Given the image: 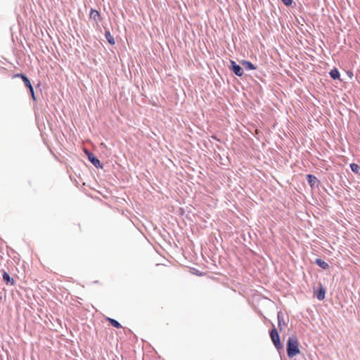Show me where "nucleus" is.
<instances>
[{
	"mask_svg": "<svg viewBox=\"0 0 360 360\" xmlns=\"http://www.w3.org/2000/svg\"><path fill=\"white\" fill-rule=\"evenodd\" d=\"M300 353L299 342L294 335L290 336L287 341V354L289 358H292Z\"/></svg>",
	"mask_w": 360,
	"mask_h": 360,
	"instance_id": "f257e3e1",
	"label": "nucleus"
},
{
	"mask_svg": "<svg viewBox=\"0 0 360 360\" xmlns=\"http://www.w3.org/2000/svg\"><path fill=\"white\" fill-rule=\"evenodd\" d=\"M270 338L274 345L277 349H281L283 348V345L280 341L278 333L274 326L273 329H271V330L270 331Z\"/></svg>",
	"mask_w": 360,
	"mask_h": 360,
	"instance_id": "f03ea898",
	"label": "nucleus"
},
{
	"mask_svg": "<svg viewBox=\"0 0 360 360\" xmlns=\"http://www.w3.org/2000/svg\"><path fill=\"white\" fill-rule=\"evenodd\" d=\"M86 153L88 156L89 160L95 167L102 168L100 160L92 153L86 151Z\"/></svg>",
	"mask_w": 360,
	"mask_h": 360,
	"instance_id": "7ed1b4c3",
	"label": "nucleus"
},
{
	"mask_svg": "<svg viewBox=\"0 0 360 360\" xmlns=\"http://www.w3.org/2000/svg\"><path fill=\"white\" fill-rule=\"evenodd\" d=\"M277 319H278V328L280 331H282L283 328L286 326L287 323L285 321L284 314L281 311H279L277 313Z\"/></svg>",
	"mask_w": 360,
	"mask_h": 360,
	"instance_id": "20e7f679",
	"label": "nucleus"
},
{
	"mask_svg": "<svg viewBox=\"0 0 360 360\" xmlns=\"http://www.w3.org/2000/svg\"><path fill=\"white\" fill-rule=\"evenodd\" d=\"M231 69L238 77H241L243 75V68L233 60H231Z\"/></svg>",
	"mask_w": 360,
	"mask_h": 360,
	"instance_id": "39448f33",
	"label": "nucleus"
},
{
	"mask_svg": "<svg viewBox=\"0 0 360 360\" xmlns=\"http://www.w3.org/2000/svg\"><path fill=\"white\" fill-rule=\"evenodd\" d=\"M90 18L95 21L96 23L101 22L102 20L99 12L94 8H91L90 11Z\"/></svg>",
	"mask_w": 360,
	"mask_h": 360,
	"instance_id": "423d86ee",
	"label": "nucleus"
},
{
	"mask_svg": "<svg viewBox=\"0 0 360 360\" xmlns=\"http://www.w3.org/2000/svg\"><path fill=\"white\" fill-rule=\"evenodd\" d=\"M1 271H2V276H3L4 281L6 284L11 283V285H13L14 284L13 278H12L10 276V275L5 270H1Z\"/></svg>",
	"mask_w": 360,
	"mask_h": 360,
	"instance_id": "0eeeda50",
	"label": "nucleus"
},
{
	"mask_svg": "<svg viewBox=\"0 0 360 360\" xmlns=\"http://www.w3.org/2000/svg\"><path fill=\"white\" fill-rule=\"evenodd\" d=\"M316 297L319 300H323L325 298L326 289L321 286L319 289L315 292Z\"/></svg>",
	"mask_w": 360,
	"mask_h": 360,
	"instance_id": "6e6552de",
	"label": "nucleus"
},
{
	"mask_svg": "<svg viewBox=\"0 0 360 360\" xmlns=\"http://www.w3.org/2000/svg\"><path fill=\"white\" fill-rule=\"evenodd\" d=\"M307 181L309 183V184L313 187L315 185H316L319 182V180L318 179L314 176V175L312 174H307Z\"/></svg>",
	"mask_w": 360,
	"mask_h": 360,
	"instance_id": "1a4fd4ad",
	"label": "nucleus"
},
{
	"mask_svg": "<svg viewBox=\"0 0 360 360\" xmlns=\"http://www.w3.org/2000/svg\"><path fill=\"white\" fill-rule=\"evenodd\" d=\"M16 77H20L22 79L23 82L25 83V85L26 86V87H27L28 89L30 88V86H32L30 79L24 74H22V73L17 74Z\"/></svg>",
	"mask_w": 360,
	"mask_h": 360,
	"instance_id": "9d476101",
	"label": "nucleus"
},
{
	"mask_svg": "<svg viewBox=\"0 0 360 360\" xmlns=\"http://www.w3.org/2000/svg\"><path fill=\"white\" fill-rule=\"evenodd\" d=\"M242 65L246 70H256L257 67L254 65L251 62L248 60H243Z\"/></svg>",
	"mask_w": 360,
	"mask_h": 360,
	"instance_id": "9b49d317",
	"label": "nucleus"
},
{
	"mask_svg": "<svg viewBox=\"0 0 360 360\" xmlns=\"http://www.w3.org/2000/svg\"><path fill=\"white\" fill-rule=\"evenodd\" d=\"M314 263L323 269H327L329 267L328 264L320 258L316 259Z\"/></svg>",
	"mask_w": 360,
	"mask_h": 360,
	"instance_id": "f8f14e48",
	"label": "nucleus"
},
{
	"mask_svg": "<svg viewBox=\"0 0 360 360\" xmlns=\"http://www.w3.org/2000/svg\"><path fill=\"white\" fill-rule=\"evenodd\" d=\"M329 75L333 79H340V75L337 68L332 69L330 71Z\"/></svg>",
	"mask_w": 360,
	"mask_h": 360,
	"instance_id": "ddd939ff",
	"label": "nucleus"
},
{
	"mask_svg": "<svg viewBox=\"0 0 360 360\" xmlns=\"http://www.w3.org/2000/svg\"><path fill=\"white\" fill-rule=\"evenodd\" d=\"M107 320L108 322L115 328H121L122 326L121 324L115 319L108 318Z\"/></svg>",
	"mask_w": 360,
	"mask_h": 360,
	"instance_id": "4468645a",
	"label": "nucleus"
},
{
	"mask_svg": "<svg viewBox=\"0 0 360 360\" xmlns=\"http://www.w3.org/2000/svg\"><path fill=\"white\" fill-rule=\"evenodd\" d=\"M105 38L109 44H115L114 37L111 35V34L109 31H105Z\"/></svg>",
	"mask_w": 360,
	"mask_h": 360,
	"instance_id": "2eb2a0df",
	"label": "nucleus"
},
{
	"mask_svg": "<svg viewBox=\"0 0 360 360\" xmlns=\"http://www.w3.org/2000/svg\"><path fill=\"white\" fill-rule=\"evenodd\" d=\"M350 168H351L352 172H354L355 173H358L359 172V167L358 165H356L355 163H352L350 165Z\"/></svg>",
	"mask_w": 360,
	"mask_h": 360,
	"instance_id": "dca6fc26",
	"label": "nucleus"
},
{
	"mask_svg": "<svg viewBox=\"0 0 360 360\" xmlns=\"http://www.w3.org/2000/svg\"><path fill=\"white\" fill-rule=\"evenodd\" d=\"M29 90H30V94L32 96V99L34 101H35L36 98H35V96H34V91L33 86H30V88H29Z\"/></svg>",
	"mask_w": 360,
	"mask_h": 360,
	"instance_id": "f3484780",
	"label": "nucleus"
},
{
	"mask_svg": "<svg viewBox=\"0 0 360 360\" xmlns=\"http://www.w3.org/2000/svg\"><path fill=\"white\" fill-rule=\"evenodd\" d=\"M285 6H290L292 3V0H281Z\"/></svg>",
	"mask_w": 360,
	"mask_h": 360,
	"instance_id": "a211bd4d",
	"label": "nucleus"
},
{
	"mask_svg": "<svg viewBox=\"0 0 360 360\" xmlns=\"http://www.w3.org/2000/svg\"><path fill=\"white\" fill-rule=\"evenodd\" d=\"M347 75L350 78L353 77V73L351 71H348Z\"/></svg>",
	"mask_w": 360,
	"mask_h": 360,
	"instance_id": "6ab92c4d",
	"label": "nucleus"
},
{
	"mask_svg": "<svg viewBox=\"0 0 360 360\" xmlns=\"http://www.w3.org/2000/svg\"><path fill=\"white\" fill-rule=\"evenodd\" d=\"M1 300H2V297H1V296H0V302H1Z\"/></svg>",
	"mask_w": 360,
	"mask_h": 360,
	"instance_id": "aec40b11",
	"label": "nucleus"
}]
</instances>
